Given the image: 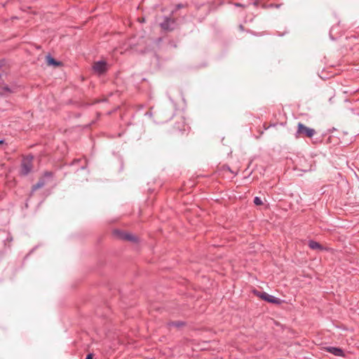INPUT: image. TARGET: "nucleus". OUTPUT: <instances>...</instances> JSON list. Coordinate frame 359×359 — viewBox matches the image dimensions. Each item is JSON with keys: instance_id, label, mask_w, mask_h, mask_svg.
Instances as JSON below:
<instances>
[{"instance_id": "f257e3e1", "label": "nucleus", "mask_w": 359, "mask_h": 359, "mask_svg": "<svg viewBox=\"0 0 359 359\" xmlns=\"http://www.w3.org/2000/svg\"><path fill=\"white\" fill-rule=\"evenodd\" d=\"M33 156H27L24 157L22 160L20 166V174L22 175H27L33 169Z\"/></svg>"}, {"instance_id": "f03ea898", "label": "nucleus", "mask_w": 359, "mask_h": 359, "mask_svg": "<svg viewBox=\"0 0 359 359\" xmlns=\"http://www.w3.org/2000/svg\"><path fill=\"white\" fill-rule=\"evenodd\" d=\"M297 128V137H311L316 134L314 129L308 128L302 123H298Z\"/></svg>"}, {"instance_id": "7ed1b4c3", "label": "nucleus", "mask_w": 359, "mask_h": 359, "mask_svg": "<svg viewBox=\"0 0 359 359\" xmlns=\"http://www.w3.org/2000/svg\"><path fill=\"white\" fill-rule=\"evenodd\" d=\"M113 233L115 236H116L117 238H121L122 240L129 241H132V242H136L137 240V238L134 235L130 234L127 232L122 231L118 229L114 230L113 231Z\"/></svg>"}, {"instance_id": "20e7f679", "label": "nucleus", "mask_w": 359, "mask_h": 359, "mask_svg": "<svg viewBox=\"0 0 359 359\" xmlns=\"http://www.w3.org/2000/svg\"><path fill=\"white\" fill-rule=\"evenodd\" d=\"M160 25L163 30L172 31L175 27V20L173 18L165 17Z\"/></svg>"}, {"instance_id": "39448f33", "label": "nucleus", "mask_w": 359, "mask_h": 359, "mask_svg": "<svg viewBox=\"0 0 359 359\" xmlns=\"http://www.w3.org/2000/svg\"><path fill=\"white\" fill-rule=\"evenodd\" d=\"M260 298L262 299L273 304H279L280 302V300L278 298L275 297L274 296L270 295L266 292H259L257 294Z\"/></svg>"}, {"instance_id": "423d86ee", "label": "nucleus", "mask_w": 359, "mask_h": 359, "mask_svg": "<svg viewBox=\"0 0 359 359\" xmlns=\"http://www.w3.org/2000/svg\"><path fill=\"white\" fill-rule=\"evenodd\" d=\"M93 69L99 74H102L107 71V63L104 61H98L93 65Z\"/></svg>"}, {"instance_id": "0eeeda50", "label": "nucleus", "mask_w": 359, "mask_h": 359, "mask_svg": "<svg viewBox=\"0 0 359 359\" xmlns=\"http://www.w3.org/2000/svg\"><path fill=\"white\" fill-rule=\"evenodd\" d=\"M325 350L336 356H344V351L340 348L328 346Z\"/></svg>"}, {"instance_id": "6e6552de", "label": "nucleus", "mask_w": 359, "mask_h": 359, "mask_svg": "<svg viewBox=\"0 0 359 359\" xmlns=\"http://www.w3.org/2000/svg\"><path fill=\"white\" fill-rule=\"evenodd\" d=\"M46 184V182L44 178L39 179L38 182L36 184H35L34 185H33V187L32 188V192L35 191L36 190H37L43 187Z\"/></svg>"}, {"instance_id": "1a4fd4ad", "label": "nucleus", "mask_w": 359, "mask_h": 359, "mask_svg": "<svg viewBox=\"0 0 359 359\" xmlns=\"http://www.w3.org/2000/svg\"><path fill=\"white\" fill-rule=\"evenodd\" d=\"M46 62L48 65H53L55 67H59L61 65V62L59 61H57L53 57H52L50 55H47L46 57Z\"/></svg>"}, {"instance_id": "9d476101", "label": "nucleus", "mask_w": 359, "mask_h": 359, "mask_svg": "<svg viewBox=\"0 0 359 359\" xmlns=\"http://www.w3.org/2000/svg\"><path fill=\"white\" fill-rule=\"evenodd\" d=\"M309 246L312 250H323L324 249L323 247L319 243L314 241H310L309 242Z\"/></svg>"}, {"instance_id": "9b49d317", "label": "nucleus", "mask_w": 359, "mask_h": 359, "mask_svg": "<svg viewBox=\"0 0 359 359\" xmlns=\"http://www.w3.org/2000/svg\"><path fill=\"white\" fill-rule=\"evenodd\" d=\"M13 91L8 86H2L0 87V94L1 95H7Z\"/></svg>"}, {"instance_id": "f8f14e48", "label": "nucleus", "mask_w": 359, "mask_h": 359, "mask_svg": "<svg viewBox=\"0 0 359 359\" xmlns=\"http://www.w3.org/2000/svg\"><path fill=\"white\" fill-rule=\"evenodd\" d=\"M53 176V172L50 171H46L42 178H51Z\"/></svg>"}, {"instance_id": "ddd939ff", "label": "nucleus", "mask_w": 359, "mask_h": 359, "mask_svg": "<svg viewBox=\"0 0 359 359\" xmlns=\"http://www.w3.org/2000/svg\"><path fill=\"white\" fill-rule=\"evenodd\" d=\"M183 325H184V323L181 321L172 322V323H169V326H175V327H180Z\"/></svg>"}, {"instance_id": "4468645a", "label": "nucleus", "mask_w": 359, "mask_h": 359, "mask_svg": "<svg viewBox=\"0 0 359 359\" xmlns=\"http://www.w3.org/2000/svg\"><path fill=\"white\" fill-rule=\"evenodd\" d=\"M254 203L256 205H260L262 204V199L259 197L256 196L254 198Z\"/></svg>"}, {"instance_id": "2eb2a0df", "label": "nucleus", "mask_w": 359, "mask_h": 359, "mask_svg": "<svg viewBox=\"0 0 359 359\" xmlns=\"http://www.w3.org/2000/svg\"><path fill=\"white\" fill-rule=\"evenodd\" d=\"M93 353H89L87 355L86 359H93Z\"/></svg>"}, {"instance_id": "dca6fc26", "label": "nucleus", "mask_w": 359, "mask_h": 359, "mask_svg": "<svg viewBox=\"0 0 359 359\" xmlns=\"http://www.w3.org/2000/svg\"><path fill=\"white\" fill-rule=\"evenodd\" d=\"M235 6H238V7H243V4H240V3H236V4H235Z\"/></svg>"}, {"instance_id": "f3484780", "label": "nucleus", "mask_w": 359, "mask_h": 359, "mask_svg": "<svg viewBox=\"0 0 359 359\" xmlns=\"http://www.w3.org/2000/svg\"><path fill=\"white\" fill-rule=\"evenodd\" d=\"M4 144V140H0V145H1V144Z\"/></svg>"}, {"instance_id": "a211bd4d", "label": "nucleus", "mask_w": 359, "mask_h": 359, "mask_svg": "<svg viewBox=\"0 0 359 359\" xmlns=\"http://www.w3.org/2000/svg\"><path fill=\"white\" fill-rule=\"evenodd\" d=\"M177 7H178V8H181V7H182V5L179 4V5L177 6Z\"/></svg>"}]
</instances>
